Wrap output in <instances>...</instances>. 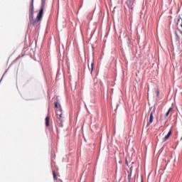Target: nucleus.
Returning <instances> with one entry per match:
<instances>
[{
	"label": "nucleus",
	"instance_id": "obj_1",
	"mask_svg": "<svg viewBox=\"0 0 182 182\" xmlns=\"http://www.w3.org/2000/svg\"><path fill=\"white\" fill-rule=\"evenodd\" d=\"M30 11H31V14L29 17L30 22L31 23H32V25H35L37 21L33 19V3L31 4Z\"/></svg>",
	"mask_w": 182,
	"mask_h": 182
},
{
	"label": "nucleus",
	"instance_id": "obj_3",
	"mask_svg": "<svg viewBox=\"0 0 182 182\" xmlns=\"http://www.w3.org/2000/svg\"><path fill=\"white\" fill-rule=\"evenodd\" d=\"M43 9H45V7H41V9L39 11V13L37 16V22H39L41 19H42V16H43Z\"/></svg>",
	"mask_w": 182,
	"mask_h": 182
},
{
	"label": "nucleus",
	"instance_id": "obj_15",
	"mask_svg": "<svg viewBox=\"0 0 182 182\" xmlns=\"http://www.w3.org/2000/svg\"><path fill=\"white\" fill-rule=\"evenodd\" d=\"M32 2H33V0H32Z\"/></svg>",
	"mask_w": 182,
	"mask_h": 182
},
{
	"label": "nucleus",
	"instance_id": "obj_6",
	"mask_svg": "<svg viewBox=\"0 0 182 182\" xmlns=\"http://www.w3.org/2000/svg\"><path fill=\"white\" fill-rule=\"evenodd\" d=\"M171 133H172V131L171 129L168 132V133L167 134L166 136H165V137L164 138V141L168 140V139L170 138V136H171Z\"/></svg>",
	"mask_w": 182,
	"mask_h": 182
},
{
	"label": "nucleus",
	"instance_id": "obj_10",
	"mask_svg": "<svg viewBox=\"0 0 182 182\" xmlns=\"http://www.w3.org/2000/svg\"><path fill=\"white\" fill-rule=\"evenodd\" d=\"M55 107L57 108V110L60 109V105L59 106V103L58 102H55Z\"/></svg>",
	"mask_w": 182,
	"mask_h": 182
},
{
	"label": "nucleus",
	"instance_id": "obj_13",
	"mask_svg": "<svg viewBox=\"0 0 182 182\" xmlns=\"http://www.w3.org/2000/svg\"><path fill=\"white\" fill-rule=\"evenodd\" d=\"M160 95V91L157 90V96Z\"/></svg>",
	"mask_w": 182,
	"mask_h": 182
},
{
	"label": "nucleus",
	"instance_id": "obj_7",
	"mask_svg": "<svg viewBox=\"0 0 182 182\" xmlns=\"http://www.w3.org/2000/svg\"><path fill=\"white\" fill-rule=\"evenodd\" d=\"M53 180H58V175H56V172L53 171Z\"/></svg>",
	"mask_w": 182,
	"mask_h": 182
},
{
	"label": "nucleus",
	"instance_id": "obj_8",
	"mask_svg": "<svg viewBox=\"0 0 182 182\" xmlns=\"http://www.w3.org/2000/svg\"><path fill=\"white\" fill-rule=\"evenodd\" d=\"M45 5H46V0H41V8H45Z\"/></svg>",
	"mask_w": 182,
	"mask_h": 182
},
{
	"label": "nucleus",
	"instance_id": "obj_5",
	"mask_svg": "<svg viewBox=\"0 0 182 182\" xmlns=\"http://www.w3.org/2000/svg\"><path fill=\"white\" fill-rule=\"evenodd\" d=\"M50 116H47L46 117V126L47 127H49L50 126Z\"/></svg>",
	"mask_w": 182,
	"mask_h": 182
},
{
	"label": "nucleus",
	"instance_id": "obj_11",
	"mask_svg": "<svg viewBox=\"0 0 182 182\" xmlns=\"http://www.w3.org/2000/svg\"><path fill=\"white\" fill-rule=\"evenodd\" d=\"M90 70H91V72H93V63H91V66L89 67Z\"/></svg>",
	"mask_w": 182,
	"mask_h": 182
},
{
	"label": "nucleus",
	"instance_id": "obj_4",
	"mask_svg": "<svg viewBox=\"0 0 182 182\" xmlns=\"http://www.w3.org/2000/svg\"><path fill=\"white\" fill-rule=\"evenodd\" d=\"M154 119V117H153V112H151L150 117H149V121L146 124V127H149V126H150V124H151V123H153Z\"/></svg>",
	"mask_w": 182,
	"mask_h": 182
},
{
	"label": "nucleus",
	"instance_id": "obj_9",
	"mask_svg": "<svg viewBox=\"0 0 182 182\" xmlns=\"http://www.w3.org/2000/svg\"><path fill=\"white\" fill-rule=\"evenodd\" d=\"M171 110H173L172 107L168 109V110L166 112V113L165 114L166 117H167L170 114V112H171Z\"/></svg>",
	"mask_w": 182,
	"mask_h": 182
},
{
	"label": "nucleus",
	"instance_id": "obj_12",
	"mask_svg": "<svg viewBox=\"0 0 182 182\" xmlns=\"http://www.w3.org/2000/svg\"><path fill=\"white\" fill-rule=\"evenodd\" d=\"M131 178H132V173H129L128 175V180H131Z\"/></svg>",
	"mask_w": 182,
	"mask_h": 182
},
{
	"label": "nucleus",
	"instance_id": "obj_2",
	"mask_svg": "<svg viewBox=\"0 0 182 182\" xmlns=\"http://www.w3.org/2000/svg\"><path fill=\"white\" fill-rule=\"evenodd\" d=\"M55 113L60 123H62V122H63V119H62V116H63L62 108H58V109H56Z\"/></svg>",
	"mask_w": 182,
	"mask_h": 182
},
{
	"label": "nucleus",
	"instance_id": "obj_14",
	"mask_svg": "<svg viewBox=\"0 0 182 182\" xmlns=\"http://www.w3.org/2000/svg\"><path fill=\"white\" fill-rule=\"evenodd\" d=\"M175 34L177 35V31H175Z\"/></svg>",
	"mask_w": 182,
	"mask_h": 182
}]
</instances>
